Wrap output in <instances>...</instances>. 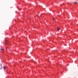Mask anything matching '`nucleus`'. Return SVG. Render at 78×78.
Instances as JSON below:
<instances>
[{"instance_id":"0eeeda50","label":"nucleus","mask_w":78,"mask_h":78,"mask_svg":"<svg viewBox=\"0 0 78 78\" xmlns=\"http://www.w3.org/2000/svg\"><path fill=\"white\" fill-rule=\"evenodd\" d=\"M53 20H55V19L54 18L53 19Z\"/></svg>"},{"instance_id":"423d86ee","label":"nucleus","mask_w":78,"mask_h":78,"mask_svg":"<svg viewBox=\"0 0 78 78\" xmlns=\"http://www.w3.org/2000/svg\"><path fill=\"white\" fill-rule=\"evenodd\" d=\"M41 17V16L40 15L39 16H38V17Z\"/></svg>"},{"instance_id":"7ed1b4c3","label":"nucleus","mask_w":78,"mask_h":78,"mask_svg":"<svg viewBox=\"0 0 78 78\" xmlns=\"http://www.w3.org/2000/svg\"><path fill=\"white\" fill-rule=\"evenodd\" d=\"M74 3L75 4H76V3H77V2H75Z\"/></svg>"},{"instance_id":"20e7f679","label":"nucleus","mask_w":78,"mask_h":78,"mask_svg":"<svg viewBox=\"0 0 78 78\" xmlns=\"http://www.w3.org/2000/svg\"><path fill=\"white\" fill-rule=\"evenodd\" d=\"M5 42H6V44H8V43L7 42V41H5Z\"/></svg>"},{"instance_id":"f257e3e1","label":"nucleus","mask_w":78,"mask_h":78,"mask_svg":"<svg viewBox=\"0 0 78 78\" xmlns=\"http://www.w3.org/2000/svg\"><path fill=\"white\" fill-rule=\"evenodd\" d=\"M57 30L58 31H59L60 30V28H57Z\"/></svg>"},{"instance_id":"f03ea898","label":"nucleus","mask_w":78,"mask_h":78,"mask_svg":"<svg viewBox=\"0 0 78 78\" xmlns=\"http://www.w3.org/2000/svg\"><path fill=\"white\" fill-rule=\"evenodd\" d=\"M3 68L4 69H6V67H5V66L3 67Z\"/></svg>"},{"instance_id":"39448f33","label":"nucleus","mask_w":78,"mask_h":78,"mask_svg":"<svg viewBox=\"0 0 78 78\" xmlns=\"http://www.w3.org/2000/svg\"><path fill=\"white\" fill-rule=\"evenodd\" d=\"M1 50H4V49L2 48V49H1Z\"/></svg>"}]
</instances>
